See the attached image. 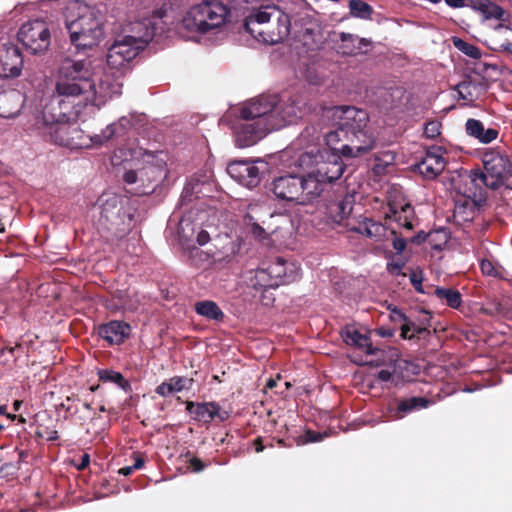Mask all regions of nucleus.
I'll list each match as a JSON object with an SVG mask.
<instances>
[{"instance_id": "nucleus-1", "label": "nucleus", "mask_w": 512, "mask_h": 512, "mask_svg": "<svg viewBox=\"0 0 512 512\" xmlns=\"http://www.w3.org/2000/svg\"><path fill=\"white\" fill-rule=\"evenodd\" d=\"M94 69L89 59H65L59 67L53 98L63 114H78L82 107L95 101L93 90Z\"/></svg>"}, {"instance_id": "nucleus-2", "label": "nucleus", "mask_w": 512, "mask_h": 512, "mask_svg": "<svg viewBox=\"0 0 512 512\" xmlns=\"http://www.w3.org/2000/svg\"><path fill=\"white\" fill-rule=\"evenodd\" d=\"M272 107V101L257 98L239 109L240 120L234 125L235 143L238 147H250L274 130L267 119V113Z\"/></svg>"}, {"instance_id": "nucleus-3", "label": "nucleus", "mask_w": 512, "mask_h": 512, "mask_svg": "<svg viewBox=\"0 0 512 512\" xmlns=\"http://www.w3.org/2000/svg\"><path fill=\"white\" fill-rule=\"evenodd\" d=\"M290 17L276 6L254 8L245 18V30L256 39L266 44H277L286 39L290 33Z\"/></svg>"}, {"instance_id": "nucleus-4", "label": "nucleus", "mask_w": 512, "mask_h": 512, "mask_svg": "<svg viewBox=\"0 0 512 512\" xmlns=\"http://www.w3.org/2000/svg\"><path fill=\"white\" fill-rule=\"evenodd\" d=\"M134 35H125L115 40L107 53V64L111 69H121L133 60L157 33L153 18H145L133 24Z\"/></svg>"}, {"instance_id": "nucleus-5", "label": "nucleus", "mask_w": 512, "mask_h": 512, "mask_svg": "<svg viewBox=\"0 0 512 512\" xmlns=\"http://www.w3.org/2000/svg\"><path fill=\"white\" fill-rule=\"evenodd\" d=\"M98 203L97 229L101 236L107 242L124 238L131 230L132 217L124 211L123 200L115 194H103Z\"/></svg>"}, {"instance_id": "nucleus-6", "label": "nucleus", "mask_w": 512, "mask_h": 512, "mask_svg": "<svg viewBox=\"0 0 512 512\" xmlns=\"http://www.w3.org/2000/svg\"><path fill=\"white\" fill-rule=\"evenodd\" d=\"M484 171L472 169L468 178L472 186H483L496 191L502 187L505 181L512 177V162L509 157L496 149H487L481 156Z\"/></svg>"}, {"instance_id": "nucleus-7", "label": "nucleus", "mask_w": 512, "mask_h": 512, "mask_svg": "<svg viewBox=\"0 0 512 512\" xmlns=\"http://www.w3.org/2000/svg\"><path fill=\"white\" fill-rule=\"evenodd\" d=\"M66 28L77 50L91 49L104 38L102 15L95 8L85 6L76 19L66 22Z\"/></svg>"}, {"instance_id": "nucleus-8", "label": "nucleus", "mask_w": 512, "mask_h": 512, "mask_svg": "<svg viewBox=\"0 0 512 512\" xmlns=\"http://www.w3.org/2000/svg\"><path fill=\"white\" fill-rule=\"evenodd\" d=\"M258 100L273 102L272 110L267 113V119L274 130L296 123L311 110L307 96L301 93L284 94L281 97L261 95Z\"/></svg>"}, {"instance_id": "nucleus-9", "label": "nucleus", "mask_w": 512, "mask_h": 512, "mask_svg": "<svg viewBox=\"0 0 512 512\" xmlns=\"http://www.w3.org/2000/svg\"><path fill=\"white\" fill-rule=\"evenodd\" d=\"M228 8L217 0L203 1L192 6L183 17L180 28L189 32L206 33L225 23Z\"/></svg>"}, {"instance_id": "nucleus-10", "label": "nucleus", "mask_w": 512, "mask_h": 512, "mask_svg": "<svg viewBox=\"0 0 512 512\" xmlns=\"http://www.w3.org/2000/svg\"><path fill=\"white\" fill-rule=\"evenodd\" d=\"M325 140L328 148L338 151L347 159L366 154L375 146V138L367 129L356 132L329 131Z\"/></svg>"}, {"instance_id": "nucleus-11", "label": "nucleus", "mask_w": 512, "mask_h": 512, "mask_svg": "<svg viewBox=\"0 0 512 512\" xmlns=\"http://www.w3.org/2000/svg\"><path fill=\"white\" fill-rule=\"evenodd\" d=\"M322 114L336 126L333 131L356 132L357 130L366 129L369 122L368 113L355 106L324 107Z\"/></svg>"}, {"instance_id": "nucleus-12", "label": "nucleus", "mask_w": 512, "mask_h": 512, "mask_svg": "<svg viewBox=\"0 0 512 512\" xmlns=\"http://www.w3.org/2000/svg\"><path fill=\"white\" fill-rule=\"evenodd\" d=\"M17 37L29 53L44 54L51 43L49 24L41 19L30 20L20 27Z\"/></svg>"}, {"instance_id": "nucleus-13", "label": "nucleus", "mask_w": 512, "mask_h": 512, "mask_svg": "<svg viewBox=\"0 0 512 512\" xmlns=\"http://www.w3.org/2000/svg\"><path fill=\"white\" fill-rule=\"evenodd\" d=\"M161 154L162 152L145 151L142 155V159L147 166L143 167L139 171H126L123 175L124 182L127 184H134L138 179L144 181V177H147L151 182H159L162 178L166 165L164 158L160 157Z\"/></svg>"}, {"instance_id": "nucleus-14", "label": "nucleus", "mask_w": 512, "mask_h": 512, "mask_svg": "<svg viewBox=\"0 0 512 512\" xmlns=\"http://www.w3.org/2000/svg\"><path fill=\"white\" fill-rule=\"evenodd\" d=\"M342 155L331 148L324 149L317 161L316 169L313 171L324 184L333 183L340 179L345 170Z\"/></svg>"}, {"instance_id": "nucleus-15", "label": "nucleus", "mask_w": 512, "mask_h": 512, "mask_svg": "<svg viewBox=\"0 0 512 512\" xmlns=\"http://www.w3.org/2000/svg\"><path fill=\"white\" fill-rule=\"evenodd\" d=\"M301 176L287 174L276 177L270 184V190L278 200L298 204L302 184Z\"/></svg>"}, {"instance_id": "nucleus-16", "label": "nucleus", "mask_w": 512, "mask_h": 512, "mask_svg": "<svg viewBox=\"0 0 512 512\" xmlns=\"http://www.w3.org/2000/svg\"><path fill=\"white\" fill-rule=\"evenodd\" d=\"M468 189L469 194L455 201L453 217L458 223L470 222L474 218L475 209L486 201V194L482 188L473 186Z\"/></svg>"}, {"instance_id": "nucleus-17", "label": "nucleus", "mask_w": 512, "mask_h": 512, "mask_svg": "<svg viewBox=\"0 0 512 512\" xmlns=\"http://www.w3.org/2000/svg\"><path fill=\"white\" fill-rule=\"evenodd\" d=\"M23 67V56L14 44L0 46V77L16 78L20 76Z\"/></svg>"}, {"instance_id": "nucleus-18", "label": "nucleus", "mask_w": 512, "mask_h": 512, "mask_svg": "<svg viewBox=\"0 0 512 512\" xmlns=\"http://www.w3.org/2000/svg\"><path fill=\"white\" fill-rule=\"evenodd\" d=\"M93 76V90L95 91V101L89 104L99 105L107 99L122 93V83L118 80L115 73L103 72L101 76Z\"/></svg>"}, {"instance_id": "nucleus-19", "label": "nucleus", "mask_w": 512, "mask_h": 512, "mask_svg": "<svg viewBox=\"0 0 512 512\" xmlns=\"http://www.w3.org/2000/svg\"><path fill=\"white\" fill-rule=\"evenodd\" d=\"M227 173L241 185L254 188L261 180L257 166L248 161H232L227 166Z\"/></svg>"}, {"instance_id": "nucleus-20", "label": "nucleus", "mask_w": 512, "mask_h": 512, "mask_svg": "<svg viewBox=\"0 0 512 512\" xmlns=\"http://www.w3.org/2000/svg\"><path fill=\"white\" fill-rule=\"evenodd\" d=\"M425 318L422 324L427 323L429 325V321L431 319V315L429 312H424ZM392 319L393 321L402 322L401 325V333L400 336L403 339H412L417 337L418 339H426L430 336L431 332L425 325H417L415 322L411 321L401 310L393 309L392 311Z\"/></svg>"}, {"instance_id": "nucleus-21", "label": "nucleus", "mask_w": 512, "mask_h": 512, "mask_svg": "<svg viewBox=\"0 0 512 512\" xmlns=\"http://www.w3.org/2000/svg\"><path fill=\"white\" fill-rule=\"evenodd\" d=\"M446 161L441 147H431L422 160L416 164L418 171L429 180L435 179L445 169Z\"/></svg>"}, {"instance_id": "nucleus-22", "label": "nucleus", "mask_w": 512, "mask_h": 512, "mask_svg": "<svg viewBox=\"0 0 512 512\" xmlns=\"http://www.w3.org/2000/svg\"><path fill=\"white\" fill-rule=\"evenodd\" d=\"M431 401L425 397H411L406 399H395L387 407V418L389 420H399L407 414L427 408Z\"/></svg>"}, {"instance_id": "nucleus-23", "label": "nucleus", "mask_w": 512, "mask_h": 512, "mask_svg": "<svg viewBox=\"0 0 512 512\" xmlns=\"http://www.w3.org/2000/svg\"><path fill=\"white\" fill-rule=\"evenodd\" d=\"M131 326L120 320H111L98 326L97 334L110 346L120 345L129 337Z\"/></svg>"}, {"instance_id": "nucleus-24", "label": "nucleus", "mask_w": 512, "mask_h": 512, "mask_svg": "<svg viewBox=\"0 0 512 512\" xmlns=\"http://www.w3.org/2000/svg\"><path fill=\"white\" fill-rule=\"evenodd\" d=\"M346 227L353 232L360 233L375 242L389 239V229L382 223L376 222L371 218L364 217L357 225L346 224Z\"/></svg>"}, {"instance_id": "nucleus-25", "label": "nucleus", "mask_w": 512, "mask_h": 512, "mask_svg": "<svg viewBox=\"0 0 512 512\" xmlns=\"http://www.w3.org/2000/svg\"><path fill=\"white\" fill-rule=\"evenodd\" d=\"M353 204V196L350 195L330 200L326 204V216L332 223L341 224L350 215Z\"/></svg>"}, {"instance_id": "nucleus-26", "label": "nucleus", "mask_w": 512, "mask_h": 512, "mask_svg": "<svg viewBox=\"0 0 512 512\" xmlns=\"http://www.w3.org/2000/svg\"><path fill=\"white\" fill-rule=\"evenodd\" d=\"M230 413L223 410L219 403L215 401L198 403L196 416L193 417L195 421L209 424L214 420L225 422L229 419Z\"/></svg>"}, {"instance_id": "nucleus-27", "label": "nucleus", "mask_w": 512, "mask_h": 512, "mask_svg": "<svg viewBox=\"0 0 512 512\" xmlns=\"http://www.w3.org/2000/svg\"><path fill=\"white\" fill-rule=\"evenodd\" d=\"M301 184L303 192H300L298 205H307L312 200L320 196L324 190V183L315 175L314 172L309 173L307 176H301Z\"/></svg>"}, {"instance_id": "nucleus-28", "label": "nucleus", "mask_w": 512, "mask_h": 512, "mask_svg": "<svg viewBox=\"0 0 512 512\" xmlns=\"http://www.w3.org/2000/svg\"><path fill=\"white\" fill-rule=\"evenodd\" d=\"M266 267L273 281L277 282V287L289 284L295 281L298 277V273L292 268L289 269L287 262L280 257H277L275 261L268 263Z\"/></svg>"}, {"instance_id": "nucleus-29", "label": "nucleus", "mask_w": 512, "mask_h": 512, "mask_svg": "<svg viewBox=\"0 0 512 512\" xmlns=\"http://www.w3.org/2000/svg\"><path fill=\"white\" fill-rule=\"evenodd\" d=\"M341 337L347 345L363 349L367 355H374L379 350L373 347L371 339L367 335L360 333L352 326L342 329Z\"/></svg>"}, {"instance_id": "nucleus-30", "label": "nucleus", "mask_w": 512, "mask_h": 512, "mask_svg": "<svg viewBox=\"0 0 512 512\" xmlns=\"http://www.w3.org/2000/svg\"><path fill=\"white\" fill-rule=\"evenodd\" d=\"M466 134L482 144H489L497 139L499 130L495 128L485 129L484 124L474 118H469L465 123Z\"/></svg>"}, {"instance_id": "nucleus-31", "label": "nucleus", "mask_w": 512, "mask_h": 512, "mask_svg": "<svg viewBox=\"0 0 512 512\" xmlns=\"http://www.w3.org/2000/svg\"><path fill=\"white\" fill-rule=\"evenodd\" d=\"M50 139L55 144L60 146H74L78 145L74 141L75 137L73 134H78L79 131L76 127L68 125L66 123H55L48 127Z\"/></svg>"}, {"instance_id": "nucleus-32", "label": "nucleus", "mask_w": 512, "mask_h": 512, "mask_svg": "<svg viewBox=\"0 0 512 512\" xmlns=\"http://www.w3.org/2000/svg\"><path fill=\"white\" fill-rule=\"evenodd\" d=\"M193 384V378H188L186 376H173L158 385L155 389V393L166 398L174 393L190 390Z\"/></svg>"}, {"instance_id": "nucleus-33", "label": "nucleus", "mask_w": 512, "mask_h": 512, "mask_svg": "<svg viewBox=\"0 0 512 512\" xmlns=\"http://www.w3.org/2000/svg\"><path fill=\"white\" fill-rule=\"evenodd\" d=\"M467 6L481 14L483 20H504L506 14L505 10L500 5L491 0H470Z\"/></svg>"}, {"instance_id": "nucleus-34", "label": "nucleus", "mask_w": 512, "mask_h": 512, "mask_svg": "<svg viewBox=\"0 0 512 512\" xmlns=\"http://www.w3.org/2000/svg\"><path fill=\"white\" fill-rule=\"evenodd\" d=\"M340 40L339 50L343 55H356L361 52L363 47L369 46L371 43L366 38H359L345 32L340 34Z\"/></svg>"}, {"instance_id": "nucleus-35", "label": "nucleus", "mask_w": 512, "mask_h": 512, "mask_svg": "<svg viewBox=\"0 0 512 512\" xmlns=\"http://www.w3.org/2000/svg\"><path fill=\"white\" fill-rule=\"evenodd\" d=\"M194 309L197 314L207 318L208 320L222 321L225 317L218 304L211 300L196 302Z\"/></svg>"}, {"instance_id": "nucleus-36", "label": "nucleus", "mask_w": 512, "mask_h": 512, "mask_svg": "<svg viewBox=\"0 0 512 512\" xmlns=\"http://www.w3.org/2000/svg\"><path fill=\"white\" fill-rule=\"evenodd\" d=\"M251 284L256 290L267 292L268 289L277 288V282H274L267 267H260L255 271L251 278Z\"/></svg>"}, {"instance_id": "nucleus-37", "label": "nucleus", "mask_w": 512, "mask_h": 512, "mask_svg": "<svg viewBox=\"0 0 512 512\" xmlns=\"http://www.w3.org/2000/svg\"><path fill=\"white\" fill-rule=\"evenodd\" d=\"M435 296L445 301L446 305L453 309H458L462 303L461 293L453 288L436 287L434 291Z\"/></svg>"}, {"instance_id": "nucleus-38", "label": "nucleus", "mask_w": 512, "mask_h": 512, "mask_svg": "<svg viewBox=\"0 0 512 512\" xmlns=\"http://www.w3.org/2000/svg\"><path fill=\"white\" fill-rule=\"evenodd\" d=\"M98 377L102 382H112L117 384L125 392H130L132 390L130 382L118 371L111 369L99 370Z\"/></svg>"}, {"instance_id": "nucleus-39", "label": "nucleus", "mask_w": 512, "mask_h": 512, "mask_svg": "<svg viewBox=\"0 0 512 512\" xmlns=\"http://www.w3.org/2000/svg\"><path fill=\"white\" fill-rule=\"evenodd\" d=\"M126 131L119 126L117 122L108 125L99 135H95L91 140L95 144L102 145L103 143L123 137L126 135Z\"/></svg>"}, {"instance_id": "nucleus-40", "label": "nucleus", "mask_w": 512, "mask_h": 512, "mask_svg": "<svg viewBox=\"0 0 512 512\" xmlns=\"http://www.w3.org/2000/svg\"><path fill=\"white\" fill-rule=\"evenodd\" d=\"M349 9L353 17L361 19H370L373 14V8L362 0H350Z\"/></svg>"}, {"instance_id": "nucleus-41", "label": "nucleus", "mask_w": 512, "mask_h": 512, "mask_svg": "<svg viewBox=\"0 0 512 512\" xmlns=\"http://www.w3.org/2000/svg\"><path fill=\"white\" fill-rule=\"evenodd\" d=\"M451 40H452L454 47L456 49H458L460 52H462L463 54H465L466 56H468L472 59H480L481 58L482 54H481L480 49L477 46L470 44L457 36L452 37Z\"/></svg>"}, {"instance_id": "nucleus-42", "label": "nucleus", "mask_w": 512, "mask_h": 512, "mask_svg": "<svg viewBox=\"0 0 512 512\" xmlns=\"http://www.w3.org/2000/svg\"><path fill=\"white\" fill-rule=\"evenodd\" d=\"M480 269L483 275L494 277L497 279H503V267L497 263L492 262L489 259H482L480 261Z\"/></svg>"}, {"instance_id": "nucleus-43", "label": "nucleus", "mask_w": 512, "mask_h": 512, "mask_svg": "<svg viewBox=\"0 0 512 512\" xmlns=\"http://www.w3.org/2000/svg\"><path fill=\"white\" fill-rule=\"evenodd\" d=\"M144 120H145L144 115H131L130 117H127V116L120 117L119 120L117 121V123L119 124V126H121L122 129H124V131L128 132V130L132 126L142 125Z\"/></svg>"}, {"instance_id": "nucleus-44", "label": "nucleus", "mask_w": 512, "mask_h": 512, "mask_svg": "<svg viewBox=\"0 0 512 512\" xmlns=\"http://www.w3.org/2000/svg\"><path fill=\"white\" fill-rule=\"evenodd\" d=\"M247 225L249 227V232L254 236V238L259 240H264L268 238V234L265 231V229L260 226L258 223L253 221V217L247 216L246 217Z\"/></svg>"}, {"instance_id": "nucleus-45", "label": "nucleus", "mask_w": 512, "mask_h": 512, "mask_svg": "<svg viewBox=\"0 0 512 512\" xmlns=\"http://www.w3.org/2000/svg\"><path fill=\"white\" fill-rule=\"evenodd\" d=\"M259 4V0H230V6L232 9L239 11V12H245L250 9V6L252 10L255 7V5Z\"/></svg>"}, {"instance_id": "nucleus-46", "label": "nucleus", "mask_w": 512, "mask_h": 512, "mask_svg": "<svg viewBox=\"0 0 512 512\" xmlns=\"http://www.w3.org/2000/svg\"><path fill=\"white\" fill-rule=\"evenodd\" d=\"M472 85L471 80H463L455 86V90L458 91L459 97L463 100H472V92L470 90Z\"/></svg>"}, {"instance_id": "nucleus-47", "label": "nucleus", "mask_w": 512, "mask_h": 512, "mask_svg": "<svg viewBox=\"0 0 512 512\" xmlns=\"http://www.w3.org/2000/svg\"><path fill=\"white\" fill-rule=\"evenodd\" d=\"M322 439L323 436L320 433L308 429L305 431L303 435L299 437L297 444L303 445L307 443L318 442L321 441Z\"/></svg>"}, {"instance_id": "nucleus-48", "label": "nucleus", "mask_w": 512, "mask_h": 512, "mask_svg": "<svg viewBox=\"0 0 512 512\" xmlns=\"http://www.w3.org/2000/svg\"><path fill=\"white\" fill-rule=\"evenodd\" d=\"M440 127H441V125L437 121L428 122L424 128V135L427 138L433 139L440 135V133H441Z\"/></svg>"}, {"instance_id": "nucleus-49", "label": "nucleus", "mask_w": 512, "mask_h": 512, "mask_svg": "<svg viewBox=\"0 0 512 512\" xmlns=\"http://www.w3.org/2000/svg\"><path fill=\"white\" fill-rule=\"evenodd\" d=\"M388 235L389 237L394 236L392 240V246L398 254L402 253L407 246L406 240L402 237H398L395 230H390Z\"/></svg>"}, {"instance_id": "nucleus-50", "label": "nucleus", "mask_w": 512, "mask_h": 512, "mask_svg": "<svg viewBox=\"0 0 512 512\" xmlns=\"http://www.w3.org/2000/svg\"><path fill=\"white\" fill-rule=\"evenodd\" d=\"M422 281H423L422 271H412V273L410 274V282H411L412 286L414 287V289L419 293H424Z\"/></svg>"}, {"instance_id": "nucleus-51", "label": "nucleus", "mask_w": 512, "mask_h": 512, "mask_svg": "<svg viewBox=\"0 0 512 512\" xmlns=\"http://www.w3.org/2000/svg\"><path fill=\"white\" fill-rule=\"evenodd\" d=\"M390 211L393 216L405 215L409 217H414V208L410 203H405L401 206L400 211H398L394 206H390Z\"/></svg>"}, {"instance_id": "nucleus-52", "label": "nucleus", "mask_w": 512, "mask_h": 512, "mask_svg": "<svg viewBox=\"0 0 512 512\" xmlns=\"http://www.w3.org/2000/svg\"><path fill=\"white\" fill-rule=\"evenodd\" d=\"M198 185H199L198 183H195V184H193L192 182L187 183L183 189V192L181 195V201L182 202H184L186 200L190 201L191 200L190 198L194 192L199 193L200 192L199 190L195 191V189L197 188Z\"/></svg>"}, {"instance_id": "nucleus-53", "label": "nucleus", "mask_w": 512, "mask_h": 512, "mask_svg": "<svg viewBox=\"0 0 512 512\" xmlns=\"http://www.w3.org/2000/svg\"><path fill=\"white\" fill-rule=\"evenodd\" d=\"M404 267V263L403 262H389L387 263V271L393 275V276H400V275H405L403 272H402V269Z\"/></svg>"}, {"instance_id": "nucleus-54", "label": "nucleus", "mask_w": 512, "mask_h": 512, "mask_svg": "<svg viewBox=\"0 0 512 512\" xmlns=\"http://www.w3.org/2000/svg\"><path fill=\"white\" fill-rule=\"evenodd\" d=\"M413 218L414 217H409V216H405V215L394 216L395 221L399 225L405 227L408 230H412L413 229V224H412Z\"/></svg>"}, {"instance_id": "nucleus-55", "label": "nucleus", "mask_w": 512, "mask_h": 512, "mask_svg": "<svg viewBox=\"0 0 512 512\" xmlns=\"http://www.w3.org/2000/svg\"><path fill=\"white\" fill-rule=\"evenodd\" d=\"M189 467L192 469L193 472H201L205 469L206 465L198 457H193L189 461Z\"/></svg>"}, {"instance_id": "nucleus-56", "label": "nucleus", "mask_w": 512, "mask_h": 512, "mask_svg": "<svg viewBox=\"0 0 512 512\" xmlns=\"http://www.w3.org/2000/svg\"><path fill=\"white\" fill-rule=\"evenodd\" d=\"M75 396H68L65 402L60 404V407L71 415H75L78 412L77 408H74L69 402L74 399Z\"/></svg>"}, {"instance_id": "nucleus-57", "label": "nucleus", "mask_w": 512, "mask_h": 512, "mask_svg": "<svg viewBox=\"0 0 512 512\" xmlns=\"http://www.w3.org/2000/svg\"><path fill=\"white\" fill-rule=\"evenodd\" d=\"M445 3L451 8H462L470 3V0H445Z\"/></svg>"}, {"instance_id": "nucleus-58", "label": "nucleus", "mask_w": 512, "mask_h": 512, "mask_svg": "<svg viewBox=\"0 0 512 512\" xmlns=\"http://www.w3.org/2000/svg\"><path fill=\"white\" fill-rule=\"evenodd\" d=\"M210 240L209 233L206 230H200L197 234V242L199 245L203 246L207 244Z\"/></svg>"}, {"instance_id": "nucleus-59", "label": "nucleus", "mask_w": 512, "mask_h": 512, "mask_svg": "<svg viewBox=\"0 0 512 512\" xmlns=\"http://www.w3.org/2000/svg\"><path fill=\"white\" fill-rule=\"evenodd\" d=\"M18 114H19V109L5 110V109H2V106L0 105V117L1 118H6V119L15 118Z\"/></svg>"}, {"instance_id": "nucleus-60", "label": "nucleus", "mask_w": 512, "mask_h": 512, "mask_svg": "<svg viewBox=\"0 0 512 512\" xmlns=\"http://www.w3.org/2000/svg\"><path fill=\"white\" fill-rule=\"evenodd\" d=\"M377 378L381 381L387 382L392 379V373L389 370H380L377 374Z\"/></svg>"}, {"instance_id": "nucleus-61", "label": "nucleus", "mask_w": 512, "mask_h": 512, "mask_svg": "<svg viewBox=\"0 0 512 512\" xmlns=\"http://www.w3.org/2000/svg\"><path fill=\"white\" fill-rule=\"evenodd\" d=\"M495 50L503 51V52H512V43L509 40H505L503 43H500L496 46Z\"/></svg>"}, {"instance_id": "nucleus-62", "label": "nucleus", "mask_w": 512, "mask_h": 512, "mask_svg": "<svg viewBox=\"0 0 512 512\" xmlns=\"http://www.w3.org/2000/svg\"><path fill=\"white\" fill-rule=\"evenodd\" d=\"M89 463H90V456H89L88 454H86V453H85V454H83V455L81 456V461H80V463L77 465V469H78V470H84L85 468H87V467H88Z\"/></svg>"}, {"instance_id": "nucleus-63", "label": "nucleus", "mask_w": 512, "mask_h": 512, "mask_svg": "<svg viewBox=\"0 0 512 512\" xmlns=\"http://www.w3.org/2000/svg\"><path fill=\"white\" fill-rule=\"evenodd\" d=\"M134 459H135V462L132 465L133 468L135 470L136 469H141L144 466V463H145L143 457L139 453H134Z\"/></svg>"}, {"instance_id": "nucleus-64", "label": "nucleus", "mask_w": 512, "mask_h": 512, "mask_svg": "<svg viewBox=\"0 0 512 512\" xmlns=\"http://www.w3.org/2000/svg\"><path fill=\"white\" fill-rule=\"evenodd\" d=\"M253 446L255 448V451L257 453H260L264 450L265 446L263 445V439L262 437H257L253 441Z\"/></svg>"}]
</instances>
